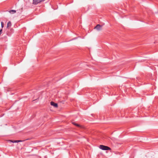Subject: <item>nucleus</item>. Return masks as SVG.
I'll use <instances>...</instances> for the list:
<instances>
[{
	"label": "nucleus",
	"mask_w": 158,
	"mask_h": 158,
	"mask_svg": "<svg viewBox=\"0 0 158 158\" xmlns=\"http://www.w3.org/2000/svg\"><path fill=\"white\" fill-rule=\"evenodd\" d=\"M99 148L101 149L104 150H110V147L103 145H100Z\"/></svg>",
	"instance_id": "f257e3e1"
},
{
	"label": "nucleus",
	"mask_w": 158,
	"mask_h": 158,
	"mask_svg": "<svg viewBox=\"0 0 158 158\" xmlns=\"http://www.w3.org/2000/svg\"><path fill=\"white\" fill-rule=\"evenodd\" d=\"M44 0H33L32 4L34 5H37L38 3L43 2Z\"/></svg>",
	"instance_id": "f03ea898"
},
{
	"label": "nucleus",
	"mask_w": 158,
	"mask_h": 158,
	"mask_svg": "<svg viewBox=\"0 0 158 158\" xmlns=\"http://www.w3.org/2000/svg\"><path fill=\"white\" fill-rule=\"evenodd\" d=\"M102 25L99 24H97L94 28V29H96L98 31H100L102 30Z\"/></svg>",
	"instance_id": "7ed1b4c3"
},
{
	"label": "nucleus",
	"mask_w": 158,
	"mask_h": 158,
	"mask_svg": "<svg viewBox=\"0 0 158 158\" xmlns=\"http://www.w3.org/2000/svg\"><path fill=\"white\" fill-rule=\"evenodd\" d=\"M51 105L52 106H53L55 107H58V105L56 103H55L53 102H51Z\"/></svg>",
	"instance_id": "20e7f679"
},
{
	"label": "nucleus",
	"mask_w": 158,
	"mask_h": 158,
	"mask_svg": "<svg viewBox=\"0 0 158 158\" xmlns=\"http://www.w3.org/2000/svg\"><path fill=\"white\" fill-rule=\"evenodd\" d=\"M23 141L22 140H10V142H12L13 143H18L19 142H22Z\"/></svg>",
	"instance_id": "39448f33"
},
{
	"label": "nucleus",
	"mask_w": 158,
	"mask_h": 158,
	"mask_svg": "<svg viewBox=\"0 0 158 158\" xmlns=\"http://www.w3.org/2000/svg\"><path fill=\"white\" fill-rule=\"evenodd\" d=\"M72 123L75 126L80 128H81L82 127V126L78 124L77 123H76L75 122H73Z\"/></svg>",
	"instance_id": "423d86ee"
},
{
	"label": "nucleus",
	"mask_w": 158,
	"mask_h": 158,
	"mask_svg": "<svg viewBox=\"0 0 158 158\" xmlns=\"http://www.w3.org/2000/svg\"><path fill=\"white\" fill-rule=\"evenodd\" d=\"M16 12V11L14 10H10V13L14 14Z\"/></svg>",
	"instance_id": "0eeeda50"
},
{
	"label": "nucleus",
	"mask_w": 158,
	"mask_h": 158,
	"mask_svg": "<svg viewBox=\"0 0 158 158\" xmlns=\"http://www.w3.org/2000/svg\"><path fill=\"white\" fill-rule=\"evenodd\" d=\"M10 26V21H9L7 24V27H9Z\"/></svg>",
	"instance_id": "6e6552de"
},
{
	"label": "nucleus",
	"mask_w": 158,
	"mask_h": 158,
	"mask_svg": "<svg viewBox=\"0 0 158 158\" xmlns=\"http://www.w3.org/2000/svg\"><path fill=\"white\" fill-rule=\"evenodd\" d=\"M1 25H2V28L4 26V24L2 22H1Z\"/></svg>",
	"instance_id": "1a4fd4ad"
},
{
	"label": "nucleus",
	"mask_w": 158,
	"mask_h": 158,
	"mask_svg": "<svg viewBox=\"0 0 158 158\" xmlns=\"http://www.w3.org/2000/svg\"><path fill=\"white\" fill-rule=\"evenodd\" d=\"M2 29H1L0 30V35H1V34L2 33Z\"/></svg>",
	"instance_id": "9d476101"
},
{
	"label": "nucleus",
	"mask_w": 158,
	"mask_h": 158,
	"mask_svg": "<svg viewBox=\"0 0 158 158\" xmlns=\"http://www.w3.org/2000/svg\"><path fill=\"white\" fill-rule=\"evenodd\" d=\"M10 33H11V32H12L13 31V29H10Z\"/></svg>",
	"instance_id": "9b49d317"
}]
</instances>
